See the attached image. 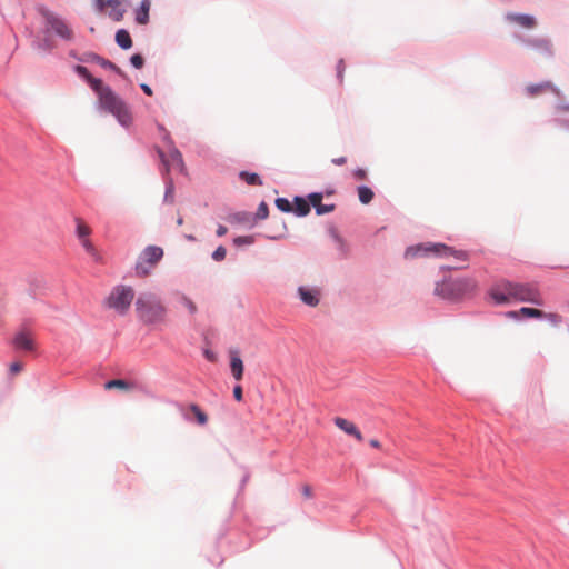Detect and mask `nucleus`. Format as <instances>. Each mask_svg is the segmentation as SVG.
<instances>
[{"label":"nucleus","instance_id":"obj_24","mask_svg":"<svg viewBox=\"0 0 569 569\" xmlns=\"http://www.w3.org/2000/svg\"><path fill=\"white\" fill-rule=\"evenodd\" d=\"M80 241L84 250L92 257L94 261L102 262L101 254L94 248L93 243L90 241L89 238L81 239Z\"/></svg>","mask_w":569,"mask_h":569},{"label":"nucleus","instance_id":"obj_44","mask_svg":"<svg viewBox=\"0 0 569 569\" xmlns=\"http://www.w3.org/2000/svg\"><path fill=\"white\" fill-rule=\"evenodd\" d=\"M338 70V77L340 78V81H342V71L345 70L343 61L340 60L337 66Z\"/></svg>","mask_w":569,"mask_h":569},{"label":"nucleus","instance_id":"obj_34","mask_svg":"<svg viewBox=\"0 0 569 569\" xmlns=\"http://www.w3.org/2000/svg\"><path fill=\"white\" fill-rule=\"evenodd\" d=\"M254 241L252 236H241L233 239L236 246L252 244Z\"/></svg>","mask_w":569,"mask_h":569},{"label":"nucleus","instance_id":"obj_33","mask_svg":"<svg viewBox=\"0 0 569 569\" xmlns=\"http://www.w3.org/2000/svg\"><path fill=\"white\" fill-rule=\"evenodd\" d=\"M269 214V209L266 202H261L258 207L256 219H266Z\"/></svg>","mask_w":569,"mask_h":569},{"label":"nucleus","instance_id":"obj_51","mask_svg":"<svg viewBox=\"0 0 569 569\" xmlns=\"http://www.w3.org/2000/svg\"><path fill=\"white\" fill-rule=\"evenodd\" d=\"M187 239H188V240H191V241H194V240H196V238H194L193 236H187Z\"/></svg>","mask_w":569,"mask_h":569},{"label":"nucleus","instance_id":"obj_3","mask_svg":"<svg viewBox=\"0 0 569 569\" xmlns=\"http://www.w3.org/2000/svg\"><path fill=\"white\" fill-rule=\"evenodd\" d=\"M455 257L457 260L467 261L468 254L461 250H455L443 243H420L417 246L409 247L406 252V258H417V257Z\"/></svg>","mask_w":569,"mask_h":569},{"label":"nucleus","instance_id":"obj_10","mask_svg":"<svg viewBox=\"0 0 569 569\" xmlns=\"http://www.w3.org/2000/svg\"><path fill=\"white\" fill-rule=\"evenodd\" d=\"M229 357L231 375L237 381H240L243 377L244 366L240 358L239 351L237 349H231L229 351Z\"/></svg>","mask_w":569,"mask_h":569},{"label":"nucleus","instance_id":"obj_12","mask_svg":"<svg viewBox=\"0 0 569 569\" xmlns=\"http://www.w3.org/2000/svg\"><path fill=\"white\" fill-rule=\"evenodd\" d=\"M526 91L530 97H537L546 92H552L557 96L560 94L559 89H557L550 81H545L537 84H529L526 87Z\"/></svg>","mask_w":569,"mask_h":569},{"label":"nucleus","instance_id":"obj_26","mask_svg":"<svg viewBox=\"0 0 569 569\" xmlns=\"http://www.w3.org/2000/svg\"><path fill=\"white\" fill-rule=\"evenodd\" d=\"M90 60L93 62H97L99 66H101L104 69H109L112 71H116L118 73H121V70L111 61L101 58L98 54H90Z\"/></svg>","mask_w":569,"mask_h":569},{"label":"nucleus","instance_id":"obj_46","mask_svg":"<svg viewBox=\"0 0 569 569\" xmlns=\"http://www.w3.org/2000/svg\"><path fill=\"white\" fill-rule=\"evenodd\" d=\"M227 232H228V229L222 224H220L217 229L218 237H223Z\"/></svg>","mask_w":569,"mask_h":569},{"label":"nucleus","instance_id":"obj_30","mask_svg":"<svg viewBox=\"0 0 569 569\" xmlns=\"http://www.w3.org/2000/svg\"><path fill=\"white\" fill-rule=\"evenodd\" d=\"M358 197L361 203L368 204L373 198V191L366 186H361L358 188Z\"/></svg>","mask_w":569,"mask_h":569},{"label":"nucleus","instance_id":"obj_16","mask_svg":"<svg viewBox=\"0 0 569 569\" xmlns=\"http://www.w3.org/2000/svg\"><path fill=\"white\" fill-rule=\"evenodd\" d=\"M508 315L513 318H516L518 315H521L523 317H529V318L547 317L553 321H558V316L555 313L546 315L543 311H541L539 309L528 308V307H522L519 311H510Z\"/></svg>","mask_w":569,"mask_h":569},{"label":"nucleus","instance_id":"obj_40","mask_svg":"<svg viewBox=\"0 0 569 569\" xmlns=\"http://www.w3.org/2000/svg\"><path fill=\"white\" fill-rule=\"evenodd\" d=\"M9 369H10V372H11L12 375H17V373L21 372V370H22V363H21V362H12V363L10 365V368H9Z\"/></svg>","mask_w":569,"mask_h":569},{"label":"nucleus","instance_id":"obj_2","mask_svg":"<svg viewBox=\"0 0 569 569\" xmlns=\"http://www.w3.org/2000/svg\"><path fill=\"white\" fill-rule=\"evenodd\" d=\"M136 310L139 318L146 323L160 322L166 316V307L152 293L140 295L136 301Z\"/></svg>","mask_w":569,"mask_h":569},{"label":"nucleus","instance_id":"obj_45","mask_svg":"<svg viewBox=\"0 0 569 569\" xmlns=\"http://www.w3.org/2000/svg\"><path fill=\"white\" fill-rule=\"evenodd\" d=\"M347 162V159L346 157H339V158H333L332 159V163L337 164V166H342Z\"/></svg>","mask_w":569,"mask_h":569},{"label":"nucleus","instance_id":"obj_27","mask_svg":"<svg viewBox=\"0 0 569 569\" xmlns=\"http://www.w3.org/2000/svg\"><path fill=\"white\" fill-rule=\"evenodd\" d=\"M189 409L200 426H204L208 422L207 413L198 405L192 403Z\"/></svg>","mask_w":569,"mask_h":569},{"label":"nucleus","instance_id":"obj_14","mask_svg":"<svg viewBox=\"0 0 569 569\" xmlns=\"http://www.w3.org/2000/svg\"><path fill=\"white\" fill-rule=\"evenodd\" d=\"M333 422L340 430H342L347 435L355 437L358 441H362V433L353 422L341 417H336Z\"/></svg>","mask_w":569,"mask_h":569},{"label":"nucleus","instance_id":"obj_37","mask_svg":"<svg viewBox=\"0 0 569 569\" xmlns=\"http://www.w3.org/2000/svg\"><path fill=\"white\" fill-rule=\"evenodd\" d=\"M130 62L134 68L141 69L144 64V59L141 54L136 53L130 58Z\"/></svg>","mask_w":569,"mask_h":569},{"label":"nucleus","instance_id":"obj_15","mask_svg":"<svg viewBox=\"0 0 569 569\" xmlns=\"http://www.w3.org/2000/svg\"><path fill=\"white\" fill-rule=\"evenodd\" d=\"M13 345L18 349L31 351L34 349V340L31 332L21 330L13 339Z\"/></svg>","mask_w":569,"mask_h":569},{"label":"nucleus","instance_id":"obj_4","mask_svg":"<svg viewBox=\"0 0 569 569\" xmlns=\"http://www.w3.org/2000/svg\"><path fill=\"white\" fill-rule=\"evenodd\" d=\"M476 289V280L471 278H462L437 283L435 293L445 299L457 300L473 292Z\"/></svg>","mask_w":569,"mask_h":569},{"label":"nucleus","instance_id":"obj_9","mask_svg":"<svg viewBox=\"0 0 569 569\" xmlns=\"http://www.w3.org/2000/svg\"><path fill=\"white\" fill-rule=\"evenodd\" d=\"M513 291V282L508 280H502L493 284L489 291L490 297L495 300L496 303H508L513 300L512 292Z\"/></svg>","mask_w":569,"mask_h":569},{"label":"nucleus","instance_id":"obj_25","mask_svg":"<svg viewBox=\"0 0 569 569\" xmlns=\"http://www.w3.org/2000/svg\"><path fill=\"white\" fill-rule=\"evenodd\" d=\"M239 177L249 186H262V180L257 173L241 171Z\"/></svg>","mask_w":569,"mask_h":569},{"label":"nucleus","instance_id":"obj_17","mask_svg":"<svg viewBox=\"0 0 569 569\" xmlns=\"http://www.w3.org/2000/svg\"><path fill=\"white\" fill-rule=\"evenodd\" d=\"M321 193H311L309 196L310 204L316 209L317 214L329 213L335 210V204H323Z\"/></svg>","mask_w":569,"mask_h":569},{"label":"nucleus","instance_id":"obj_6","mask_svg":"<svg viewBox=\"0 0 569 569\" xmlns=\"http://www.w3.org/2000/svg\"><path fill=\"white\" fill-rule=\"evenodd\" d=\"M162 257V248L157 246L147 247L138 258L136 263V274L140 278L149 276Z\"/></svg>","mask_w":569,"mask_h":569},{"label":"nucleus","instance_id":"obj_47","mask_svg":"<svg viewBox=\"0 0 569 569\" xmlns=\"http://www.w3.org/2000/svg\"><path fill=\"white\" fill-rule=\"evenodd\" d=\"M140 87H141V89L143 90V92H144L146 94H148V96H152V90H151V88H150L148 84L142 83Z\"/></svg>","mask_w":569,"mask_h":569},{"label":"nucleus","instance_id":"obj_43","mask_svg":"<svg viewBox=\"0 0 569 569\" xmlns=\"http://www.w3.org/2000/svg\"><path fill=\"white\" fill-rule=\"evenodd\" d=\"M94 2L99 11H102L106 8H108L107 0H94Z\"/></svg>","mask_w":569,"mask_h":569},{"label":"nucleus","instance_id":"obj_32","mask_svg":"<svg viewBox=\"0 0 569 569\" xmlns=\"http://www.w3.org/2000/svg\"><path fill=\"white\" fill-rule=\"evenodd\" d=\"M276 206L282 212H291L293 210L292 204L286 198H277Z\"/></svg>","mask_w":569,"mask_h":569},{"label":"nucleus","instance_id":"obj_13","mask_svg":"<svg viewBox=\"0 0 569 569\" xmlns=\"http://www.w3.org/2000/svg\"><path fill=\"white\" fill-rule=\"evenodd\" d=\"M108 16L114 21H121L127 11L126 0H107Z\"/></svg>","mask_w":569,"mask_h":569},{"label":"nucleus","instance_id":"obj_1","mask_svg":"<svg viewBox=\"0 0 569 569\" xmlns=\"http://www.w3.org/2000/svg\"><path fill=\"white\" fill-rule=\"evenodd\" d=\"M74 71L82 77L99 98L100 107L110 112L124 127L132 122V114L126 102L108 86H104L100 79L93 78L89 70L83 66H76Z\"/></svg>","mask_w":569,"mask_h":569},{"label":"nucleus","instance_id":"obj_20","mask_svg":"<svg viewBox=\"0 0 569 569\" xmlns=\"http://www.w3.org/2000/svg\"><path fill=\"white\" fill-rule=\"evenodd\" d=\"M529 43L546 58L551 57L553 53L552 44L547 39H535L531 40Z\"/></svg>","mask_w":569,"mask_h":569},{"label":"nucleus","instance_id":"obj_22","mask_svg":"<svg viewBox=\"0 0 569 569\" xmlns=\"http://www.w3.org/2000/svg\"><path fill=\"white\" fill-rule=\"evenodd\" d=\"M116 42L121 49H130L132 47V40L129 32L126 29H120L116 33Z\"/></svg>","mask_w":569,"mask_h":569},{"label":"nucleus","instance_id":"obj_19","mask_svg":"<svg viewBox=\"0 0 569 569\" xmlns=\"http://www.w3.org/2000/svg\"><path fill=\"white\" fill-rule=\"evenodd\" d=\"M298 292L303 303L310 307H316L319 303V292L317 290L300 287Z\"/></svg>","mask_w":569,"mask_h":569},{"label":"nucleus","instance_id":"obj_41","mask_svg":"<svg viewBox=\"0 0 569 569\" xmlns=\"http://www.w3.org/2000/svg\"><path fill=\"white\" fill-rule=\"evenodd\" d=\"M233 397L237 401H241L242 400V388L241 386H236L233 388Z\"/></svg>","mask_w":569,"mask_h":569},{"label":"nucleus","instance_id":"obj_28","mask_svg":"<svg viewBox=\"0 0 569 569\" xmlns=\"http://www.w3.org/2000/svg\"><path fill=\"white\" fill-rule=\"evenodd\" d=\"M76 222H77V236L78 238L81 240V239H84V238H89V236L91 234V229L89 226H87L82 219L80 218H77L76 219Z\"/></svg>","mask_w":569,"mask_h":569},{"label":"nucleus","instance_id":"obj_8","mask_svg":"<svg viewBox=\"0 0 569 569\" xmlns=\"http://www.w3.org/2000/svg\"><path fill=\"white\" fill-rule=\"evenodd\" d=\"M42 16L46 21V26L48 29L52 30L57 36L61 37L64 40H72L73 32L71 28L59 17L53 13L43 10Z\"/></svg>","mask_w":569,"mask_h":569},{"label":"nucleus","instance_id":"obj_7","mask_svg":"<svg viewBox=\"0 0 569 569\" xmlns=\"http://www.w3.org/2000/svg\"><path fill=\"white\" fill-rule=\"evenodd\" d=\"M512 292L513 300L516 301L530 302L538 306L542 305L540 292L533 284L513 282Z\"/></svg>","mask_w":569,"mask_h":569},{"label":"nucleus","instance_id":"obj_11","mask_svg":"<svg viewBox=\"0 0 569 569\" xmlns=\"http://www.w3.org/2000/svg\"><path fill=\"white\" fill-rule=\"evenodd\" d=\"M160 157H161L163 164L166 166L167 171L170 168H177L179 170L183 169L182 154L178 149L172 148L168 154V158H166L162 152H160Z\"/></svg>","mask_w":569,"mask_h":569},{"label":"nucleus","instance_id":"obj_35","mask_svg":"<svg viewBox=\"0 0 569 569\" xmlns=\"http://www.w3.org/2000/svg\"><path fill=\"white\" fill-rule=\"evenodd\" d=\"M227 256V250L223 246H219L212 253L214 261H222Z\"/></svg>","mask_w":569,"mask_h":569},{"label":"nucleus","instance_id":"obj_36","mask_svg":"<svg viewBox=\"0 0 569 569\" xmlns=\"http://www.w3.org/2000/svg\"><path fill=\"white\" fill-rule=\"evenodd\" d=\"M181 302L189 310L190 313H196L197 312V306H196V303L190 298H188L186 296H182Z\"/></svg>","mask_w":569,"mask_h":569},{"label":"nucleus","instance_id":"obj_29","mask_svg":"<svg viewBox=\"0 0 569 569\" xmlns=\"http://www.w3.org/2000/svg\"><path fill=\"white\" fill-rule=\"evenodd\" d=\"M104 389H120V390H129L130 383L122 379H113L104 383Z\"/></svg>","mask_w":569,"mask_h":569},{"label":"nucleus","instance_id":"obj_23","mask_svg":"<svg viewBox=\"0 0 569 569\" xmlns=\"http://www.w3.org/2000/svg\"><path fill=\"white\" fill-rule=\"evenodd\" d=\"M292 211H295L299 217H305L310 212V202H307L303 198L296 197L295 208Z\"/></svg>","mask_w":569,"mask_h":569},{"label":"nucleus","instance_id":"obj_21","mask_svg":"<svg viewBox=\"0 0 569 569\" xmlns=\"http://www.w3.org/2000/svg\"><path fill=\"white\" fill-rule=\"evenodd\" d=\"M150 0H142L139 9L136 11V21L139 24H147L149 21Z\"/></svg>","mask_w":569,"mask_h":569},{"label":"nucleus","instance_id":"obj_50","mask_svg":"<svg viewBox=\"0 0 569 569\" xmlns=\"http://www.w3.org/2000/svg\"><path fill=\"white\" fill-rule=\"evenodd\" d=\"M182 223H183V219H182V217H179L177 220V224L182 226Z\"/></svg>","mask_w":569,"mask_h":569},{"label":"nucleus","instance_id":"obj_38","mask_svg":"<svg viewBox=\"0 0 569 569\" xmlns=\"http://www.w3.org/2000/svg\"><path fill=\"white\" fill-rule=\"evenodd\" d=\"M164 199H166V201H170V202L173 201V183H172V181L168 182Z\"/></svg>","mask_w":569,"mask_h":569},{"label":"nucleus","instance_id":"obj_49","mask_svg":"<svg viewBox=\"0 0 569 569\" xmlns=\"http://www.w3.org/2000/svg\"><path fill=\"white\" fill-rule=\"evenodd\" d=\"M206 357L210 360V361H214L216 360V357L213 353H211L210 351H206Z\"/></svg>","mask_w":569,"mask_h":569},{"label":"nucleus","instance_id":"obj_5","mask_svg":"<svg viewBox=\"0 0 569 569\" xmlns=\"http://www.w3.org/2000/svg\"><path fill=\"white\" fill-rule=\"evenodd\" d=\"M134 299V290L130 286L118 284L104 300V306L124 316Z\"/></svg>","mask_w":569,"mask_h":569},{"label":"nucleus","instance_id":"obj_18","mask_svg":"<svg viewBox=\"0 0 569 569\" xmlns=\"http://www.w3.org/2000/svg\"><path fill=\"white\" fill-rule=\"evenodd\" d=\"M507 18L509 21L516 22L527 29L535 28L537 24L536 19L529 14L509 13Z\"/></svg>","mask_w":569,"mask_h":569},{"label":"nucleus","instance_id":"obj_39","mask_svg":"<svg viewBox=\"0 0 569 569\" xmlns=\"http://www.w3.org/2000/svg\"><path fill=\"white\" fill-rule=\"evenodd\" d=\"M353 177L357 180H359V181L366 180L367 179V172L363 169H357V170L353 171Z\"/></svg>","mask_w":569,"mask_h":569},{"label":"nucleus","instance_id":"obj_42","mask_svg":"<svg viewBox=\"0 0 569 569\" xmlns=\"http://www.w3.org/2000/svg\"><path fill=\"white\" fill-rule=\"evenodd\" d=\"M301 491H302V495L306 497V498H311L312 497V488L311 486L309 485H303L302 488H301Z\"/></svg>","mask_w":569,"mask_h":569},{"label":"nucleus","instance_id":"obj_31","mask_svg":"<svg viewBox=\"0 0 569 569\" xmlns=\"http://www.w3.org/2000/svg\"><path fill=\"white\" fill-rule=\"evenodd\" d=\"M252 220L253 219H252L251 214L247 213V212H238V213L232 214L229 218V221L234 222V223H248V222H251Z\"/></svg>","mask_w":569,"mask_h":569},{"label":"nucleus","instance_id":"obj_48","mask_svg":"<svg viewBox=\"0 0 569 569\" xmlns=\"http://www.w3.org/2000/svg\"><path fill=\"white\" fill-rule=\"evenodd\" d=\"M370 446L373 448H380V442L377 439H371Z\"/></svg>","mask_w":569,"mask_h":569}]
</instances>
